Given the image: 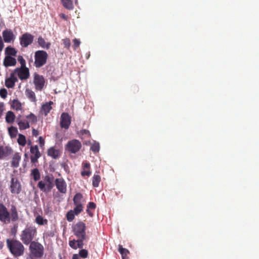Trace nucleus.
<instances>
[{"label":"nucleus","mask_w":259,"mask_h":259,"mask_svg":"<svg viewBox=\"0 0 259 259\" xmlns=\"http://www.w3.org/2000/svg\"><path fill=\"white\" fill-rule=\"evenodd\" d=\"M17 81V77L15 76L14 73H12L10 74V76L6 79L5 85L9 89L13 88L15 86V82Z\"/></svg>","instance_id":"a211bd4d"},{"label":"nucleus","mask_w":259,"mask_h":259,"mask_svg":"<svg viewBox=\"0 0 259 259\" xmlns=\"http://www.w3.org/2000/svg\"><path fill=\"white\" fill-rule=\"evenodd\" d=\"M16 63V59L10 56H6L3 62V64L6 67L15 66Z\"/></svg>","instance_id":"aec40b11"},{"label":"nucleus","mask_w":259,"mask_h":259,"mask_svg":"<svg viewBox=\"0 0 259 259\" xmlns=\"http://www.w3.org/2000/svg\"><path fill=\"white\" fill-rule=\"evenodd\" d=\"M17 53L16 50L10 46L7 47L5 49L6 56H16Z\"/></svg>","instance_id":"7c9ffc66"},{"label":"nucleus","mask_w":259,"mask_h":259,"mask_svg":"<svg viewBox=\"0 0 259 259\" xmlns=\"http://www.w3.org/2000/svg\"><path fill=\"white\" fill-rule=\"evenodd\" d=\"M7 246L10 252L15 257L22 255L24 252V246L18 240L7 239Z\"/></svg>","instance_id":"f257e3e1"},{"label":"nucleus","mask_w":259,"mask_h":259,"mask_svg":"<svg viewBox=\"0 0 259 259\" xmlns=\"http://www.w3.org/2000/svg\"><path fill=\"white\" fill-rule=\"evenodd\" d=\"M35 222L38 225L43 226L47 225L48 221L47 219L38 214L35 217Z\"/></svg>","instance_id":"c756f323"},{"label":"nucleus","mask_w":259,"mask_h":259,"mask_svg":"<svg viewBox=\"0 0 259 259\" xmlns=\"http://www.w3.org/2000/svg\"><path fill=\"white\" fill-rule=\"evenodd\" d=\"M55 184L58 191L61 193L65 194L67 192V184L62 178H57L55 180Z\"/></svg>","instance_id":"4468645a"},{"label":"nucleus","mask_w":259,"mask_h":259,"mask_svg":"<svg viewBox=\"0 0 259 259\" xmlns=\"http://www.w3.org/2000/svg\"><path fill=\"white\" fill-rule=\"evenodd\" d=\"M4 110V105L3 103H0V117L3 115V111Z\"/></svg>","instance_id":"603ef678"},{"label":"nucleus","mask_w":259,"mask_h":259,"mask_svg":"<svg viewBox=\"0 0 259 259\" xmlns=\"http://www.w3.org/2000/svg\"><path fill=\"white\" fill-rule=\"evenodd\" d=\"M19 40L21 46L23 48H27L32 44L34 36L29 33L26 32L19 37Z\"/></svg>","instance_id":"1a4fd4ad"},{"label":"nucleus","mask_w":259,"mask_h":259,"mask_svg":"<svg viewBox=\"0 0 259 259\" xmlns=\"http://www.w3.org/2000/svg\"><path fill=\"white\" fill-rule=\"evenodd\" d=\"M38 142L40 148H43L45 146V141L42 137H39L38 138Z\"/></svg>","instance_id":"8fccbe9b"},{"label":"nucleus","mask_w":259,"mask_h":259,"mask_svg":"<svg viewBox=\"0 0 259 259\" xmlns=\"http://www.w3.org/2000/svg\"><path fill=\"white\" fill-rule=\"evenodd\" d=\"M63 44L65 48L69 49L70 47V40L68 38H66L62 39Z\"/></svg>","instance_id":"c03bdc74"},{"label":"nucleus","mask_w":259,"mask_h":259,"mask_svg":"<svg viewBox=\"0 0 259 259\" xmlns=\"http://www.w3.org/2000/svg\"><path fill=\"white\" fill-rule=\"evenodd\" d=\"M15 119V115L11 111H9L6 113V121L8 123H12L14 122Z\"/></svg>","instance_id":"c85d7f7f"},{"label":"nucleus","mask_w":259,"mask_h":259,"mask_svg":"<svg viewBox=\"0 0 259 259\" xmlns=\"http://www.w3.org/2000/svg\"><path fill=\"white\" fill-rule=\"evenodd\" d=\"M26 118L31 123H35L37 121V117L33 113H30L26 116Z\"/></svg>","instance_id":"a19ab883"},{"label":"nucleus","mask_w":259,"mask_h":259,"mask_svg":"<svg viewBox=\"0 0 259 259\" xmlns=\"http://www.w3.org/2000/svg\"><path fill=\"white\" fill-rule=\"evenodd\" d=\"M100 150V145L98 143L94 142L92 144L91 146V150H92L94 153H96L99 151Z\"/></svg>","instance_id":"ea45409f"},{"label":"nucleus","mask_w":259,"mask_h":259,"mask_svg":"<svg viewBox=\"0 0 259 259\" xmlns=\"http://www.w3.org/2000/svg\"><path fill=\"white\" fill-rule=\"evenodd\" d=\"M61 3L66 9L72 10L73 8V5L71 0H61Z\"/></svg>","instance_id":"473e14b6"},{"label":"nucleus","mask_w":259,"mask_h":259,"mask_svg":"<svg viewBox=\"0 0 259 259\" xmlns=\"http://www.w3.org/2000/svg\"><path fill=\"white\" fill-rule=\"evenodd\" d=\"M101 181V177L95 174L92 178V185L94 187H98Z\"/></svg>","instance_id":"72a5a7b5"},{"label":"nucleus","mask_w":259,"mask_h":259,"mask_svg":"<svg viewBox=\"0 0 259 259\" xmlns=\"http://www.w3.org/2000/svg\"><path fill=\"white\" fill-rule=\"evenodd\" d=\"M80 213H77L74 211V208L73 210H70L67 212L66 214V219L69 222H71L74 219L75 215H78Z\"/></svg>","instance_id":"cd10ccee"},{"label":"nucleus","mask_w":259,"mask_h":259,"mask_svg":"<svg viewBox=\"0 0 259 259\" xmlns=\"http://www.w3.org/2000/svg\"><path fill=\"white\" fill-rule=\"evenodd\" d=\"M33 82L35 85V90L41 91L44 87L45 80L42 75L35 73L34 74Z\"/></svg>","instance_id":"9b49d317"},{"label":"nucleus","mask_w":259,"mask_h":259,"mask_svg":"<svg viewBox=\"0 0 259 259\" xmlns=\"http://www.w3.org/2000/svg\"><path fill=\"white\" fill-rule=\"evenodd\" d=\"M85 224L82 222H78L72 226L74 234L78 239L84 240L86 238Z\"/></svg>","instance_id":"423d86ee"},{"label":"nucleus","mask_w":259,"mask_h":259,"mask_svg":"<svg viewBox=\"0 0 259 259\" xmlns=\"http://www.w3.org/2000/svg\"><path fill=\"white\" fill-rule=\"evenodd\" d=\"M28 145H30V146H32L31 141H29V142L28 143Z\"/></svg>","instance_id":"052dcab7"},{"label":"nucleus","mask_w":259,"mask_h":259,"mask_svg":"<svg viewBox=\"0 0 259 259\" xmlns=\"http://www.w3.org/2000/svg\"><path fill=\"white\" fill-rule=\"evenodd\" d=\"M48 58L47 53L44 50H38L34 53V66L36 68H40L47 63Z\"/></svg>","instance_id":"39448f33"},{"label":"nucleus","mask_w":259,"mask_h":259,"mask_svg":"<svg viewBox=\"0 0 259 259\" xmlns=\"http://www.w3.org/2000/svg\"><path fill=\"white\" fill-rule=\"evenodd\" d=\"M5 154V151L4 150L3 147L0 146V159L2 158Z\"/></svg>","instance_id":"6e6d98bb"},{"label":"nucleus","mask_w":259,"mask_h":259,"mask_svg":"<svg viewBox=\"0 0 259 259\" xmlns=\"http://www.w3.org/2000/svg\"><path fill=\"white\" fill-rule=\"evenodd\" d=\"M92 174V171L90 170H86L85 169H83V170L81 172V175L82 177L88 176L89 177L91 176Z\"/></svg>","instance_id":"de8ad7c7"},{"label":"nucleus","mask_w":259,"mask_h":259,"mask_svg":"<svg viewBox=\"0 0 259 259\" xmlns=\"http://www.w3.org/2000/svg\"><path fill=\"white\" fill-rule=\"evenodd\" d=\"M78 134L81 138H90L91 137V134L89 131L87 130H80Z\"/></svg>","instance_id":"58836bf2"},{"label":"nucleus","mask_w":259,"mask_h":259,"mask_svg":"<svg viewBox=\"0 0 259 259\" xmlns=\"http://www.w3.org/2000/svg\"><path fill=\"white\" fill-rule=\"evenodd\" d=\"M71 123V117L68 113L63 112L60 117V125L62 128L68 129Z\"/></svg>","instance_id":"2eb2a0df"},{"label":"nucleus","mask_w":259,"mask_h":259,"mask_svg":"<svg viewBox=\"0 0 259 259\" xmlns=\"http://www.w3.org/2000/svg\"><path fill=\"white\" fill-rule=\"evenodd\" d=\"M25 156L27 157V154H25Z\"/></svg>","instance_id":"680f3d73"},{"label":"nucleus","mask_w":259,"mask_h":259,"mask_svg":"<svg viewBox=\"0 0 259 259\" xmlns=\"http://www.w3.org/2000/svg\"><path fill=\"white\" fill-rule=\"evenodd\" d=\"M12 108L16 110L21 109V104L18 100H14L11 105Z\"/></svg>","instance_id":"4c0bfd02"},{"label":"nucleus","mask_w":259,"mask_h":259,"mask_svg":"<svg viewBox=\"0 0 259 259\" xmlns=\"http://www.w3.org/2000/svg\"><path fill=\"white\" fill-rule=\"evenodd\" d=\"M83 169L90 170L91 165L89 162H85L82 163Z\"/></svg>","instance_id":"3c124183"},{"label":"nucleus","mask_w":259,"mask_h":259,"mask_svg":"<svg viewBox=\"0 0 259 259\" xmlns=\"http://www.w3.org/2000/svg\"><path fill=\"white\" fill-rule=\"evenodd\" d=\"M37 42L38 45L42 48L49 49L51 46V43L46 42L42 36H40L37 38Z\"/></svg>","instance_id":"b1692460"},{"label":"nucleus","mask_w":259,"mask_h":259,"mask_svg":"<svg viewBox=\"0 0 259 259\" xmlns=\"http://www.w3.org/2000/svg\"><path fill=\"white\" fill-rule=\"evenodd\" d=\"M17 73L20 79L26 80L30 76L29 70L27 67H18L14 71V74Z\"/></svg>","instance_id":"f8f14e48"},{"label":"nucleus","mask_w":259,"mask_h":259,"mask_svg":"<svg viewBox=\"0 0 259 259\" xmlns=\"http://www.w3.org/2000/svg\"><path fill=\"white\" fill-rule=\"evenodd\" d=\"M54 178L52 175H47L44 178L45 182L42 181H39L37 184V187L43 192H49L54 186Z\"/></svg>","instance_id":"20e7f679"},{"label":"nucleus","mask_w":259,"mask_h":259,"mask_svg":"<svg viewBox=\"0 0 259 259\" xmlns=\"http://www.w3.org/2000/svg\"><path fill=\"white\" fill-rule=\"evenodd\" d=\"M7 91L5 89H2L0 90V96L3 98L5 99L7 96Z\"/></svg>","instance_id":"49530a36"},{"label":"nucleus","mask_w":259,"mask_h":259,"mask_svg":"<svg viewBox=\"0 0 259 259\" xmlns=\"http://www.w3.org/2000/svg\"><path fill=\"white\" fill-rule=\"evenodd\" d=\"M96 207V204L93 202H90L87 205V209L95 210Z\"/></svg>","instance_id":"09e8293b"},{"label":"nucleus","mask_w":259,"mask_h":259,"mask_svg":"<svg viewBox=\"0 0 259 259\" xmlns=\"http://www.w3.org/2000/svg\"><path fill=\"white\" fill-rule=\"evenodd\" d=\"M48 155L52 157L53 159H57L61 155L60 151L54 147L50 148L48 150Z\"/></svg>","instance_id":"412c9836"},{"label":"nucleus","mask_w":259,"mask_h":259,"mask_svg":"<svg viewBox=\"0 0 259 259\" xmlns=\"http://www.w3.org/2000/svg\"><path fill=\"white\" fill-rule=\"evenodd\" d=\"M30 152L31 153L30 160L32 163L37 162L38 159L41 157V153L39 151L37 145L31 146L30 147Z\"/></svg>","instance_id":"ddd939ff"},{"label":"nucleus","mask_w":259,"mask_h":259,"mask_svg":"<svg viewBox=\"0 0 259 259\" xmlns=\"http://www.w3.org/2000/svg\"><path fill=\"white\" fill-rule=\"evenodd\" d=\"M0 221L4 223L10 222V213L3 203H0Z\"/></svg>","instance_id":"9d476101"},{"label":"nucleus","mask_w":259,"mask_h":259,"mask_svg":"<svg viewBox=\"0 0 259 259\" xmlns=\"http://www.w3.org/2000/svg\"><path fill=\"white\" fill-rule=\"evenodd\" d=\"M12 221L15 222L19 219L17 209L15 205H12L11 208L10 219Z\"/></svg>","instance_id":"393cba45"},{"label":"nucleus","mask_w":259,"mask_h":259,"mask_svg":"<svg viewBox=\"0 0 259 259\" xmlns=\"http://www.w3.org/2000/svg\"><path fill=\"white\" fill-rule=\"evenodd\" d=\"M73 48L74 50H76L78 47L79 46L80 44V41L79 39L77 38H74L73 40Z\"/></svg>","instance_id":"a18cd8bd"},{"label":"nucleus","mask_w":259,"mask_h":259,"mask_svg":"<svg viewBox=\"0 0 259 259\" xmlns=\"http://www.w3.org/2000/svg\"><path fill=\"white\" fill-rule=\"evenodd\" d=\"M91 210L92 209H87V212L90 217H92L94 215V213L93 212H92Z\"/></svg>","instance_id":"13d9d810"},{"label":"nucleus","mask_w":259,"mask_h":259,"mask_svg":"<svg viewBox=\"0 0 259 259\" xmlns=\"http://www.w3.org/2000/svg\"><path fill=\"white\" fill-rule=\"evenodd\" d=\"M10 191L12 194H18L21 191V186L20 182L15 178L11 179Z\"/></svg>","instance_id":"dca6fc26"},{"label":"nucleus","mask_w":259,"mask_h":259,"mask_svg":"<svg viewBox=\"0 0 259 259\" xmlns=\"http://www.w3.org/2000/svg\"><path fill=\"white\" fill-rule=\"evenodd\" d=\"M32 134L33 136L37 137L39 135V132L37 130L32 128Z\"/></svg>","instance_id":"5fc2aeb1"},{"label":"nucleus","mask_w":259,"mask_h":259,"mask_svg":"<svg viewBox=\"0 0 259 259\" xmlns=\"http://www.w3.org/2000/svg\"><path fill=\"white\" fill-rule=\"evenodd\" d=\"M17 142L19 145L23 147L25 146L26 144V140L25 136L22 134H19L18 135Z\"/></svg>","instance_id":"e433bc0d"},{"label":"nucleus","mask_w":259,"mask_h":259,"mask_svg":"<svg viewBox=\"0 0 259 259\" xmlns=\"http://www.w3.org/2000/svg\"><path fill=\"white\" fill-rule=\"evenodd\" d=\"M60 17L64 19V20H67V18H68V17L64 14L63 13H61L60 14Z\"/></svg>","instance_id":"4d7b16f0"},{"label":"nucleus","mask_w":259,"mask_h":259,"mask_svg":"<svg viewBox=\"0 0 259 259\" xmlns=\"http://www.w3.org/2000/svg\"><path fill=\"white\" fill-rule=\"evenodd\" d=\"M4 47V44L1 36H0V52H1Z\"/></svg>","instance_id":"864d4df0"},{"label":"nucleus","mask_w":259,"mask_h":259,"mask_svg":"<svg viewBox=\"0 0 259 259\" xmlns=\"http://www.w3.org/2000/svg\"><path fill=\"white\" fill-rule=\"evenodd\" d=\"M18 61L20 63L21 66L20 67H26V61L25 59L23 58V56H19L18 57Z\"/></svg>","instance_id":"37998d69"},{"label":"nucleus","mask_w":259,"mask_h":259,"mask_svg":"<svg viewBox=\"0 0 259 259\" xmlns=\"http://www.w3.org/2000/svg\"><path fill=\"white\" fill-rule=\"evenodd\" d=\"M17 123L20 130H24L29 128V122L25 120H17Z\"/></svg>","instance_id":"bb28decb"},{"label":"nucleus","mask_w":259,"mask_h":259,"mask_svg":"<svg viewBox=\"0 0 259 259\" xmlns=\"http://www.w3.org/2000/svg\"><path fill=\"white\" fill-rule=\"evenodd\" d=\"M118 251L120 253L122 259H128L130 252L128 249L124 248L120 244L118 245Z\"/></svg>","instance_id":"a878e982"},{"label":"nucleus","mask_w":259,"mask_h":259,"mask_svg":"<svg viewBox=\"0 0 259 259\" xmlns=\"http://www.w3.org/2000/svg\"><path fill=\"white\" fill-rule=\"evenodd\" d=\"M25 95L32 102L36 101V97L35 93L32 90L27 89L25 91Z\"/></svg>","instance_id":"2f4dec72"},{"label":"nucleus","mask_w":259,"mask_h":259,"mask_svg":"<svg viewBox=\"0 0 259 259\" xmlns=\"http://www.w3.org/2000/svg\"><path fill=\"white\" fill-rule=\"evenodd\" d=\"M30 256L32 259L41 258L44 254V247L40 243L32 241L29 245Z\"/></svg>","instance_id":"7ed1b4c3"},{"label":"nucleus","mask_w":259,"mask_h":259,"mask_svg":"<svg viewBox=\"0 0 259 259\" xmlns=\"http://www.w3.org/2000/svg\"><path fill=\"white\" fill-rule=\"evenodd\" d=\"M8 132H9L10 136L12 138H14L16 137V136L18 134V130H17V127L13 126L9 127Z\"/></svg>","instance_id":"f704fd0d"},{"label":"nucleus","mask_w":259,"mask_h":259,"mask_svg":"<svg viewBox=\"0 0 259 259\" xmlns=\"http://www.w3.org/2000/svg\"><path fill=\"white\" fill-rule=\"evenodd\" d=\"M31 175L33 177V180L37 181L40 179V175L37 168H34L31 170Z\"/></svg>","instance_id":"c9c22d12"},{"label":"nucleus","mask_w":259,"mask_h":259,"mask_svg":"<svg viewBox=\"0 0 259 259\" xmlns=\"http://www.w3.org/2000/svg\"><path fill=\"white\" fill-rule=\"evenodd\" d=\"M79 255L83 258H87L88 256V250L84 249L80 250L79 251Z\"/></svg>","instance_id":"79ce46f5"},{"label":"nucleus","mask_w":259,"mask_h":259,"mask_svg":"<svg viewBox=\"0 0 259 259\" xmlns=\"http://www.w3.org/2000/svg\"><path fill=\"white\" fill-rule=\"evenodd\" d=\"M4 40L6 43L13 41L15 39V36L11 29H6L2 33Z\"/></svg>","instance_id":"f3484780"},{"label":"nucleus","mask_w":259,"mask_h":259,"mask_svg":"<svg viewBox=\"0 0 259 259\" xmlns=\"http://www.w3.org/2000/svg\"><path fill=\"white\" fill-rule=\"evenodd\" d=\"M83 241L84 240L80 239H78L77 240L73 239L69 241V245L72 248L74 249L82 248L84 245L83 243Z\"/></svg>","instance_id":"6ab92c4d"},{"label":"nucleus","mask_w":259,"mask_h":259,"mask_svg":"<svg viewBox=\"0 0 259 259\" xmlns=\"http://www.w3.org/2000/svg\"><path fill=\"white\" fill-rule=\"evenodd\" d=\"M37 234V229L34 226H27L20 235V239L25 245H28L32 242Z\"/></svg>","instance_id":"f03ea898"},{"label":"nucleus","mask_w":259,"mask_h":259,"mask_svg":"<svg viewBox=\"0 0 259 259\" xmlns=\"http://www.w3.org/2000/svg\"><path fill=\"white\" fill-rule=\"evenodd\" d=\"M73 204L75 205L74 211L77 213H81L84 208V205L86 202L83 195L78 192L75 194L73 198Z\"/></svg>","instance_id":"0eeeda50"},{"label":"nucleus","mask_w":259,"mask_h":259,"mask_svg":"<svg viewBox=\"0 0 259 259\" xmlns=\"http://www.w3.org/2000/svg\"><path fill=\"white\" fill-rule=\"evenodd\" d=\"M53 104L52 101L46 102L43 104L41 107V112H42L45 116H47L52 109V105Z\"/></svg>","instance_id":"4be33fe9"},{"label":"nucleus","mask_w":259,"mask_h":259,"mask_svg":"<svg viewBox=\"0 0 259 259\" xmlns=\"http://www.w3.org/2000/svg\"><path fill=\"white\" fill-rule=\"evenodd\" d=\"M21 160V156L19 153H15L12 158L11 161V166L14 168H17L19 165V162Z\"/></svg>","instance_id":"5701e85b"},{"label":"nucleus","mask_w":259,"mask_h":259,"mask_svg":"<svg viewBox=\"0 0 259 259\" xmlns=\"http://www.w3.org/2000/svg\"><path fill=\"white\" fill-rule=\"evenodd\" d=\"M81 147L80 142L76 139H73L68 142L65 149L71 153H76L79 151Z\"/></svg>","instance_id":"6e6552de"},{"label":"nucleus","mask_w":259,"mask_h":259,"mask_svg":"<svg viewBox=\"0 0 259 259\" xmlns=\"http://www.w3.org/2000/svg\"><path fill=\"white\" fill-rule=\"evenodd\" d=\"M72 259H80L78 254H74L73 255Z\"/></svg>","instance_id":"bf43d9fd"}]
</instances>
